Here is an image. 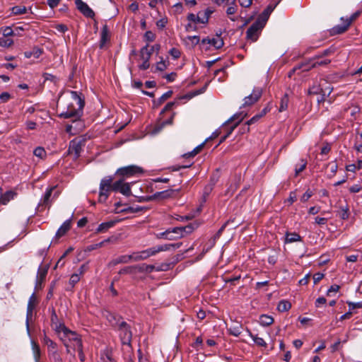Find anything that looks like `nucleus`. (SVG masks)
I'll return each mask as SVG.
<instances>
[{
	"instance_id": "obj_1",
	"label": "nucleus",
	"mask_w": 362,
	"mask_h": 362,
	"mask_svg": "<svg viewBox=\"0 0 362 362\" xmlns=\"http://www.w3.org/2000/svg\"><path fill=\"white\" fill-rule=\"evenodd\" d=\"M112 176H106L103 178L100 183L99 202H105L109 197L111 191L120 192L126 197L132 195L129 183L124 182V179H119L113 182Z\"/></svg>"
},
{
	"instance_id": "obj_2",
	"label": "nucleus",
	"mask_w": 362,
	"mask_h": 362,
	"mask_svg": "<svg viewBox=\"0 0 362 362\" xmlns=\"http://www.w3.org/2000/svg\"><path fill=\"white\" fill-rule=\"evenodd\" d=\"M84 105L85 100L81 98V94L71 90L70 98L66 103V107L59 113V117L64 119L73 118L74 121L78 120L83 115Z\"/></svg>"
},
{
	"instance_id": "obj_3",
	"label": "nucleus",
	"mask_w": 362,
	"mask_h": 362,
	"mask_svg": "<svg viewBox=\"0 0 362 362\" xmlns=\"http://www.w3.org/2000/svg\"><path fill=\"white\" fill-rule=\"evenodd\" d=\"M265 25V19L257 18L247 29L246 37L248 40L255 42Z\"/></svg>"
},
{
	"instance_id": "obj_4",
	"label": "nucleus",
	"mask_w": 362,
	"mask_h": 362,
	"mask_svg": "<svg viewBox=\"0 0 362 362\" xmlns=\"http://www.w3.org/2000/svg\"><path fill=\"white\" fill-rule=\"evenodd\" d=\"M119 332V338L122 344L124 345H131L132 339V332L131 327L125 321L119 322L118 327L116 328Z\"/></svg>"
},
{
	"instance_id": "obj_5",
	"label": "nucleus",
	"mask_w": 362,
	"mask_h": 362,
	"mask_svg": "<svg viewBox=\"0 0 362 362\" xmlns=\"http://www.w3.org/2000/svg\"><path fill=\"white\" fill-rule=\"evenodd\" d=\"M144 171L141 168L137 165H132L117 169L115 175L120 176V179L124 180L127 177H130L138 174H141Z\"/></svg>"
},
{
	"instance_id": "obj_6",
	"label": "nucleus",
	"mask_w": 362,
	"mask_h": 362,
	"mask_svg": "<svg viewBox=\"0 0 362 362\" xmlns=\"http://www.w3.org/2000/svg\"><path fill=\"white\" fill-rule=\"evenodd\" d=\"M37 303L38 300L37 299L36 295L35 293H33L29 298L27 306L26 325L28 329H29V321L32 320L33 315V310H35Z\"/></svg>"
},
{
	"instance_id": "obj_7",
	"label": "nucleus",
	"mask_w": 362,
	"mask_h": 362,
	"mask_svg": "<svg viewBox=\"0 0 362 362\" xmlns=\"http://www.w3.org/2000/svg\"><path fill=\"white\" fill-rule=\"evenodd\" d=\"M262 95V89L259 87H256L253 89L252 93L244 98L243 106H251L257 103Z\"/></svg>"
},
{
	"instance_id": "obj_8",
	"label": "nucleus",
	"mask_w": 362,
	"mask_h": 362,
	"mask_svg": "<svg viewBox=\"0 0 362 362\" xmlns=\"http://www.w3.org/2000/svg\"><path fill=\"white\" fill-rule=\"evenodd\" d=\"M82 150V141L74 139L69 142L68 153L74 156V159L76 160L81 154Z\"/></svg>"
},
{
	"instance_id": "obj_9",
	"label": "nucleus",
	"mask_w": 362,
	"mask_h": 362,
	"mask_svg": "<svg viewBox=\"0 0 362 362\" xmlns=\"http://www.w3.org/2000/svg\"><path fill=\"white\" fill-rule=\"evenodd\" d=\"M197 227V226L194 223H189L186 226L175 227V233L177 235L175 238L177 239L182 238L186 235L192 233Z\"/></svg>"
},
{
	"instance_id": "obj_10",
	"label": "nucleus",
	"mask_w": 362,
	"mask_h": 362,
	"mask_svg": "<svg viewBox=\"0 0 362 362\" xmlns=\"http://www.w3.org/2000/svg\"><path fill=\"white\" fill-rule=\"evenodd\" d=\"M76 4L77 8L88 18H93L95 16L94 11L88 6V4L83 2L82 0H76Z\"/></svg>"
},
{
	"instance_id": "obj_11",
	"label": "nucleus",
	"mask_w": 362,
	"mask_h": 362,
	"mask_svg": "<svg viewBox=\"0 0 362 362\" xmlns=\"http://www.w3.org/2000/svg\"><path fill=\"white\" fill-rule=\"evenodd\" d=\"M217 36H218L217 38H212V39H210L209 37L204 38L202 40V44L207 43V44H209V45L214 46L216 49H220L223 46L224 42H223V39L221 37L220 35H218Z\"/></svg>"
},
{
	"instance_id": "obj_12",
	"label": "nucleus",
	"mask_w": 362,
	"mask_h": 362,
	"mask_svg": "<svg viewBox=\"0 0 362 362\" xmlns=\"http://www.w3.org/2000/svg\"><path fill=\"white\" fill-rule=\"evenodd\" d=\"M247 116V114L243 115V112L235 114L233 117H231L228 121L227 123L231 122L233 121H235V119H238V121L232 126L227 133L226 134L228 135V136H230V134L233 132V131L236 128V127L240 124V122Z\"/></svg>"
},
{
	"instance_id": "obj_13",
	"label": "nucleus",
	"mask_w": 362,
	"mask_h": 362,
	"mask_svg": "<svg viewBox=\"0 0 362 362\" xmlns=\"http://www.w3.org/2000/svg\"><path fill=\"white\" fill-rule=\"evenodd\" d=\"M180 189H167L162 192H158L153 194L155 199H165L172 197L175 192H179Z\"/></svg>"
},
{
	"instance_id": "obj_14",
	"label": "nucleus",
	"mask_w": 362,
	"mask_h": 362,
	"mask_svg": "<svg viewBox=\"0 0 362 362\" xmlns=\"http://www.w3.org/2000/svg\"><path fill=\"white\" fill-rule=\"evenodd\" d=\"M106 318L108 320V322L110 323L112 327H115V329L118 327V325L119 322H123L122 317L121 316L117 315L112 313H107L106 315Z\"/></svg>"
},
{
	"instance_id": "obj_15",
	"label": "nucleus",
	"mask_w": 362,
	"mask_h": 362,
	"mask_svg": "<svg viewBox=\"0 0 362 362\" xmlns=\"http://www.w3.org/2000/svg\"><path fill=\"white\" fill-rule=\"evenodd\" d=\"M110 40V33L107 25L105 24L103 26L100 33V48L102 49L105 43Z\"/></svg>"
},
{
	"instance_id": "obj_16",
	"label": "nucleus",
	"mask_w": 362,
	"mask_h": 362,
	"mask_svg": "<svg viewBox=\"0 0 362 362\" xmlns=\"http://www.w3.org/2000/svg\"><path fill=\"white\" fill-rule=\"evenodd\" d=\"M71 228V220H66L63 223L60 228L57 230L55 237L59 238L64 235Z\"/></svg>"
},
{
	"instance_id": "obj_17",
	"label": "nucleus",
	"mask_w": 362,
	"mask_h": 362,
	"mask_svg": "<svg viewBox=\"0 0 362 362\" xmlns=\"http://www.w3.org/2000/svg\"><path fill=\"white\" fill-rule=\"evenodd\" d=\"M53 187L49 188L47 189L42 199L40 201V202L38 204L37 208L40 209L42 207V209L44 207H46L47 206H49L50 204V197L52 193Z\"/></svg>"
},
{
	"instance_id": "obj_18",
	"label": "nucleus",
	"mask_w": 362,
	"mask_h": 362,
	"mask_svg": "<svg viewBox=\"0 0 362 362\" xmlns=\"http://www.w3.org/2000/svg\"><path fill=\"white\" fill-rule=\"evenodd\" d=\"M64 336L74 341V346H75V348L80 349V346L82 345V341L81 339L79 338V336L76 332H72L69 329V332H66Z\"/></svg>"
},
{
	"instance_id": "obj_19",
	"label": "nucleus",
	"mask_w": 362,
	"mask_h": 362,
	"mask_svg": "<svg viewBox=\"0 0 362 362\" xmlns=\"http://www.w3.org/2000/svg\"><path fill=\"white\" fill-rule=\"evenodd\" d=\"M175 114V113L173 112L169 119H166L165 121L159 122L158 124H156L155 127H154V129H153V132L154 134L158 133L159 132H160L162 130V129L165 125L172 124L173 122V118H174Z\"/></svg>"
},
{
	"instance_id": "obj_20",
	"label": "nucleus",
	"mask_w": 362,
	"mask_h": 362,
	"mask_svg": "<svg viewBox=\"0 0 362 362\" xmlns=\"http://www.w3.org/2000/svg\"><path fill=\"white\" fill-rule=\"evenodd\" d=\"M181 259V255H177L175 259L169 263H162L158 267L156 268V271H168L173 268L175 264Z\"/></svg>"
},
{
	"instance_id": "obj_21",
	"label": "nucleus",
	"mask_w": 362,
	"mask_h": 362,
	"mask_svg": "<svg viewBox=\"0 0 362 362\" xmlns=\"http://www.w3.org/2000/svg\"><path fill=\"white\" fill-rule=\"evenodd\" d=\"M344 22V23L343 25H337L333 27L330 30L331 35H339L345 33L350 25H348V23L346 21Z\"/></svg>"
},
{
	"instance_id": "obj_22",
	"label": "nucleus",
	"mask_w": 362,
	"mask_h": 362,
	"mask_svg": "<svg viewBox=\"0 0 362 362\" xmlns=\"http://www.w3.org/2000/svg\"><path fill=\"white\" fill-rule=\"evenodd\" d=\"M173 95L172 90H168L163 94L158 100H153V104L154 108H158L161 104H163L166 100L170 98Z\"/></svg>"
},
{
	"instance_id": "obj_23",
	"label": "nucleus",
	"mask_w": 362,
	"mask_h": 362,
	"mask_svg": "<svg viewBox=\"0 0 362 362\" xmlns=\"http://www.w3.org/2000/svg\"><path fill=\"white\" fill-rule=\"evenodd\" d=\"M116 222V221H110L100 223L97 228L95 233H100L106 232L108 229L113 227Z\"/></svg>"
},
{
	"instance_id": "obj_24",
	"label": "nucleus",
	"mask_w": 362,
	"mask_h": 362,
	"mask_svg": "<svg viewBox=\"0 0 362 362\" xmlns=\"http://www.w3.org/2000/svg\"><path fill=\"white\" fill-rule=\"evenodd\" d=\"M313 66V62L310 59L307 62L301 63V64L296 66L295 67L293 68L292 71L296 72L297 70H300V69H302L303 71H308L310 69L315 68V66Z\"/></svg>"
},
{
	"instance_id": "obj_25",
	"label": "nucleus",
	"mask_w": 362,
	"mask_h": 362,
	"mask_svg": "<svg viewBox=\"0 0 362 362\" xmlns=\"http://www.w3.org/2000/svg\"><path fill=\"white\" fill-rule=\"evenodd\" d=\"M182 243L181 242L176 243H170V244H165L160 246V252L168 251V250H175L181 247Z\"/></svg>"
},
{
	"instance_id": "obj_26",
	"label": "nucleus",
	"mask_w": 362,
	"mask_h": 362,
	"mask_svg": "<svg viewBox=\"0 0 362 362\" xmlns=\"http://www.w3.org/2000/svg\"><path fill=\"white\" fill-rule=\"evenodd\" d=\"M276 6L277 5H276V4L269 5L267 7V8L262 12V13L260 16H259V17L257 18H261L262 20L265 19V23H266L269 18V16L273 11V10L276 8Z\"/></svg>"
},
{
	"instance_id": "obj_27",
	"label": "nucleus",
	"mask_w": 362,
	"mask_h": 362,
	"mask_svg": "<svg viewBox=\"0 0 362 362\" xmlns=\"http://www.w3.org/2000/svg\"><path fill=\"white\" fill-rule=\"evenodd\" d=\"M47 268H42V267H40L39 269H38V272H37V280H36V286H37L38 284H40L41 282H42L46 276H47Z\"/></svg>"
},
{
	"instance_id": "obj_28",
	"label": "nucleus",
	"mask_w": 362,
	"mask_h": 362,
	"mask_svg": "<svg viewBox=\"0 0 362 362\" xmlns=\"http://www.w3.org/2000/svg\"><path fill=\"white\" fill-rule=\"evenodd\" d=\"M140 56L143 61L149 62L151 56V52H148V44L141 49Z\"/></svg>"
},
{
	"instance_id": "obj_29",
	"label": "nucleus",
	"mask_w": 362,
	"mask_h": 362,
	"mask_svg": "<svg viewBox=\"0 0 362 362\" xmlns=\"http://www.w3.org/2000/svg\"><path fill=\"white\" fill-rule=\"evenodd\" d=\"M16 195V193L13 191L6 192L5 193L2 194L1 203L3 204H6L10 200L13 199Z\"/></svg>"
},
{
	"instance_id": "obj_30",
	"label": "nucleus",
	"mask_w": 362,
	"mask_h": 362,
	"mask_svg": "<svg viewBox=\"0 0 362 362\" xmlns=\"http://www.w3.org/2000/svg\"><path fill=\"white\" fill-rule=\"evenodd\" d=\"M300 240V235L296 233H286V243H294Z\"/></svg>"
},
{
	"instance_id": "obj_31",
	"label": "nucleus",
	"mask_w": 362,
	"mask_h": 362,
	"mask_svg": "<svg viewBox=\"0 0 362 362\" xmlns=\"http://www.w3.org/2000/svg\"><path fill=\"white\" fill-rule=\"evenodd\" d=\"M259 322L263 326H269L274 322V318L267 315H262Z\"/></svg>"
},
{
	"instance_id": "obj_32",
	"label": "nucleus",
	"mask_w": 362,
	"mask_h": 362,
	"mask_svg": "<svg viewBox=\"0 0 362 362\" xmlns=\"http://www.w3.org/2000/svg\"><path fill=\"white\" fill-rule=\"evenodd\" d=\"M205 143H206V141L203 142L202 144H201L200 145H199L196 148H194V150L192 151L191 152H189L187 153L184 154L183 157H185V158H193V157H194L196 155H197L202 150Z\"/></svg>"
},
{
	"instance_id": "obj_33",
	"label": "nucleus",
	"mask_w": 362,
	"mask_h": 362,
	"mask_svg": "<svg viewBox=\"0 0 362 362\" xmlns=\"http://www.w3.org/2000/svg\"><path fill=\"white\" fill-rule=\"evenodd\" d=\"M44 343L47 346L49 351L54 353L57 351V344L47 337H45Z\"/></svg>"
},
{
	"instance_id": "obj_34",
	"label": "nucleus",
	"mask_w": 362,
	"mask_h": 362,
	"mask_svg": "<svg viewBox=\"0 0 362 362\" xmlns=\"http://www.w3.org/2000/svg\"><path fill=\"white\" fill-rule=\"evenodd\" d=\"M320 59L321 58L313 59V58H312L311 59V60L313 62L312 66H315V68L317 66H327V64H329L331 62L330 59Z\"/></svg>"
},
{
	"instance_id": "obj_35",
	"label": "nucleus",
	"mask_w": 362,
	"mask_h": 362,
	"mask_svg": "<svg viewBox=\"0 0 362 362\" xmlns=\"http://www.w3.org/2000/svg\"><path fill=\"white\" fill-rule=\"evenodd\" d=\"M349 207L347 205H346L345 206H340V209L338 211V215L339 216L343 219V220H346V219H348L349 218Z\"/></svg>"
},
{
	"instance_id": "obj_36",
	"label": "nucleus",
	"mask_w": 362,
	"mask_h": 362,
	"mask_svg": "<svg viewBox=\"0 0 362 362\" xmlns=\"http://www.w3.org/2000/svg\"><path fill=\"white\" fill-rule=\"evenodd\" d=\"M291 308V304L287 300H281L277 305V310L280 312H286Z\"/></svg>"
},
{
	"instance_id": "obj_37",
	"label": "nucleus",
	"mask_w": 362,
	"mask_h": 362,
	"mask_svg": "<svg viewBox=\"0 0 362 362\" xmlns=\"http://www.w3.org/2000/svg\"><path fill=\"white\" fill-rule=\"evenodd\" d=\"M130 262V257L129 255H121L118 257L117 258L113 259L111 263L113 265H117L118 264H126Z\"/></svg>"
},
{
	"instance_id": "obj_38",
	"label": "nucleus",
	"mask_w": 362,
	"mask_h": 362,
	"mask_svg": "<svg viewBox=\"0 0 362 362\" xmlns=\"http://www.w3.org/2000/svg\"><path fill=\"white\" fill-rule=\"evenodd\" d=\"M250 335L257 346L261 347H267V343L263 338L259 337L257 334H252L251 332H250Z\"/></svg>"
},
{
	"instance_id": "obj_39",
	"label": "nucleus",
	"mask_w": 362,
	"mask_h": 362,
	"mask_svg": "<svg viewBox=\"0 0 362 362\" xmlns=\"http://www.w3.org/2000/svg\"><path fill=\"white\" fill-rule=\"evenodd\" d=\"M202 11H199L197 15H194V13H189L187 16V19L190 22H194L195 23H202V20L201 18Z\"/></svg>"
},
{
	"instance_id": "obj_40",
	"label": "nucleus",
	"mask_w": 362,
	"mask_h": 362,
	"mask_svg": "<svg viewBox=\"0 0 362 362\" xmlns=\"http://www.w3.org/2000/svg\"><path fill=\"white\" fill-rule=\"evenodd\" d=\"M52 328L58 333L63 332L64 334H66V332H69V329H68L64 322H59L57 325H54Z\"/></svg>"
},
{
	"instance_id": "obj_41",
	"label": "nucleus",
	"mask_w": 362,
	"mask_h": 362,
	"mask_svg": "<svg viewBox=\"0 0 362 362\" xmlns=\"http://www.w3.org/2000/svg\"><path fill=\"white\" fill-rule=\"evenodd\" d=\"M156 237H157V238H163V239L169 240H177V238L171 235L169 230H166L164 232L157 234Z\"/></svg>"
},
{
	"instance_id": "obj_42",
	"label": "nucleus",
	"mask_w": 362,
	"mask_h": 362,
	"mask_svg": "<svg viewBox=\"0 0 362 362\" xmlns=\"http://www.w3.org/2000/svg\"><path fill=\"white\" fill-rule=\"evenodd\" d=\"M221 176L219 169H216L211 175L209 183L214 186L218 182Z\"/></svg>"
},
{
	"instance_id": "obj_43",
	"label": "nucleus",
	"mask_w": 362,
	"mask_h": 362,
	"mask_svg": "<svg viewBox=\"0 0 362 362\" xmlns=\"http://www.w3.org/2000/svg\"><path fill=\"white\" fill-rule=\"evenodd\" d=\"M288 98L287 95H285L281 99L279 111L283 112V111L286 110L288 108Z\"/></svg>"
},
{
	"instance_id": "obj_44",
	"label": "nucleus",
	"mask_w": 362,
	"mask_h": 362,
	"mask_svg": "<svg viewBox=\"0 0 362 362\" xmlns=\"http://www.w3.org/2000/svg\"><path fill=\"white\" fill-rule=\"evenodd\" d=\"M27 8L24 6H16L12 8V13L15 15H21L25 13Z\"/></svg>"
},
{
	"instance_id": "obj_45",
	"label": "nucleus",
	"mask_w": 362,
	"mask_h": 362,
	"mask_svg": "<svg viewBox=\"0 0 362 362\" xmlns=\"http://www.w3.org/2000/svg\"><path fill=\"white\" fill-rule=\"evenodd\" d=\"M361 13V11H357L354 13L349 18L344 20V18H341V20L342 21H346L348 23V25H351L353 21H354Z\"/></svg>"
},
{
	"instance_id": "obj_46",
	"label": "nucleus",
	"mask_w": 362,
	"mask_h": 362,
	"mask_svg": "<svg viewBox=\"0 0 362 362\" xmlns=\"http://www.w3.org/2000/svg\"><path fill=\"white\" fill-rule=\"evenodd\" d=\"M324 90L317 85H314L308 89L309 95H319L323 93Z\"/></svg>"
},
{
	"instance_id": "obj_47",
	"label": "nucleus",
	"mask_w": 362,
	"mask_h": 362,
	"mask_svg": "<svg viewBox=\"0 0 362 362\" xmlns=\"http://www.w3.org/2000/svg\"><path fill=\"white\" fill-rule=\"evenodd\" d=\"M307 165V161L304 159L300 160V164L299 165H296L295 169L296 176H298L300 173L303 171Z\"/></svg>"
},
{
	"instance_id": "obj_48",
	"label": "nucleus",
	"mask_w": 362,
	"mask_h": 362,
	"mask_svg": "<svg viewBox=\"0 0 362 362\" xmlns=\"http://www.w3.org/2000/svg\"><path fill=\"white\" fill-rule=\"evenodd\" d=\"M206 86H207V85H205L202 88H201L199 90H197L193 91V92H190V93H187V95H185L184 96V98H187V99H191L194 96H196L199 94L204 93L206 88Z\"/></svg>"
},
{
	"instance_id": "obj_49",
	"label": "nucleus",
	"mask_w": 362,
	"mask_h": 362,
	"mask_svg": "<svg viewBox=\"0 0 362 362\" xmlns=\"http://www.w3.org/2000/svg\"><path fill=\"white\" fill-rule=\"evenodd\" d=\"M13 41L6 37H0V46L4 47H8L13 45Z\"/></svg>"
},
{
	"instance_id": "obj_50",
	"label": "nucleus",
	"mask_w": 362,
	"mask_h": 362,
	"mask_svg": "<svg viewBox=\"0 0 362 362\" xmlns=\"http://www.w3.org/2000/svg\"><path fill=\"white\" fill-rule=\"evenodd\" d=\"M334 52V49L329 47L328 49H325L322 53H320L318 55H316L313 57V59H318V58H322L324 57L329 56Z\"/></svg>"
},
{
	"instance_id": "obj_51",
	"label": "nucleus",
	"mask_w": 362,
	"mask_h": 362,
	"mask_svg": "<svg viewBox=\"0 0 362 362\" xmlns=\"http://www.w3.org/2000/svg\"><path fill=\"white\" fill-rule=\"evenodd\" d=\"M214 13V10L211 9L210 8H207L204 11V18H202V23L203 24H206L208 23L209 22V19L211 16V15Z\"/></svg>"
},
{
	"instance_id": "obj_52",
	"label": "nucleus",
	"mask_w": 362,
	"mask_h": 362,
	"mask_svg": "<svg viewBox=\"0 0 362 362\" xmlns=\"http://www.w3.org/2000/svg\"><path fill=\"white\" fill-rule=\"evenodd\" d=\"M35 156L42 158L46 156V151L42 147H37L33 151Z\"/></svg>"
},
{
	"instance_id": "obj_53",
	"label": "nucleus",
	"mask_w": 362,
	"mask_h": 362,
	"mask_svg": "<svg viewBox=\"0 0 362 362\" xmlns=\"http://www.w3.org/2000/svg\"><path fill=\"white\" fill-rule=\"evenodd\" d=\"M168 67L165 62L163 60V57H160V61L157 62L156 69L158 71H163L165 70Z\"/></svg>"
},
{
	"instance_id": "obj_54",
	"label": "nucleus",
	"mask_w": 362,
	"mask_h": 362,
	"mask_svg": "<svg viewBox=\"0 0 362 362\" xmlns=\"http://www.w3.org/2000/svg\"><path fill=\"white\" fill-rule=\"evenodd\" d=\"M51 325L52 327H53L54 325H57V323H59V322H61L56 313V311L54 308L52 309V313H51Z\"/></svg>"
},
{
	"instance_id": "obj_55",
	"label": "nucleus",
	"mask_w": 362,
	"mask_h": 362,
	"mask_svg": "<svg viewBox=\"0 0 362 362\" xmlns=\"http://www.w3.org/2000/svg\"><path fill=\"white\" fill-rule=\"evenodd\" d=\"M33 354H34V358H35V360L38 362V361L40 360V347L37 344H36L35 343H33Z\"/></svg>"
},
{
	"instance_id": "obj_56",
	"label": "nucleus",
	"mask_w": 362,
	"mask_h": 362,
	"mask_svg": "<svg viewBox=\"0 0 362 362\" xmlns=\"http://www.w3.org/2000/svg\"><path fill=\"white\" fill-rule=\"evenodd\" d=\"M135 273V267L133 266H129L122 268L119 270V274H132Z\"/></svg>"
},
{
	"instance_id": "obj_57",
	"label": "nucleus",
	"mask_w": 362,
	"mask_h": 362,
	"mask_svg": "<svg viewBox=\"0 0 362 362\" xmlns=\"http://www.w3.org/2000/svg\"><path fill=\"white\" fill-rule=\"evenodd\" d=\"M144 37L147 42H153L156 39V35L151 30L146 31Z\"/></svg>"
},
{
	"instance_id": "obj_58",
	"label": "nucleus",
	"mask_w": 362,
	"mask_h": 362,
	"mask_svg": "<svg viewBox=\"0 0 362 362\" xmlns=\"http://www.w3.org/2000/svg\"><path fill=\"white\" fill-rule=\"evenodd\" d=\"M1 32H2V34H3V37H10V36H12L13 35V30H12V28L11 27H5V28H2L1 29Z\"/></svg>"
},
{
	"instance_id": "obj_59",
	"label": "nucleus",
	"mask_w": 362,
	"mask_h": 362,
	"mask_svg": "<svg viewBox=\"0 0 362 362\" xmlns=\"http://www.w3.org/2000/svg\"><path fill=\"white\" fill-rule=\"evenodd\" d=\"M80 281L79 274H73L69 279V284L71 285V287H74L76 284H77Z\"/></svg>"
},
{
	"instance_id": "obj_60",
	"label": "nucleus",
	"mask_w": 362,
	"mask_h": 362,
	"mask_svg": "<svg viewBox=\"0 0 362 362\" xmlns=\"http://www.w3.org/2000/svg\"><path fill=\"white\" fill-rule=\"evenodd\" d=\"M170 54L175 59L180 58L181 55L180 51L177 48H172L169 51Z\"/></svg>"
},
{
	"instance_id": "obj_61",
	"label": "nucleus",
	"mask_w": 362,
	"mask_h": 362,
	"mask_svg": "<svg viewBox=\"0 0 362 362\" xmlns=\"http://www.w3.org/2000/svg\"><path fill=\"white\" fill-rule=\"evenodd\" d=\"M230 221V220H228L216 232V233L214 235V237H215V239H218L222 233L223 232V230H225L226 226L229 223V222Z\"/></svg>"
},
{
	"instance_id": "obj_62",
	"label": "nucleus",
	"mask_w": 362,
	"mask_h": 362,
	"mask_svg": "<svg viewBox=\"0 0 362 362\" xmlns=\"http://www.w3.org/2000/svg\"><path fill=\"white\" fill-rule=\"evenodd\" d=\"M129 257H130V261L133 260L135 262H138L140 260H143V257L141 256V252H134L132 255H129Z\"/></svg>"
},
{
	"instance_id": "obj_63",
	"label": "nucleus",
	"mask_w": 362,
	"mask_h": 362,
	"mask_svg": "<svg viewBox=\"0 0 362 362\" xmlns=\"http://www.w3.org/2000/svg\"><path fill=\"white\" fill-rule=\"evenodd\" d=\"M43 50L39 47H35L32 50L33 56L37 59L42 54Z\"/></svg>"
},
{
	"instance_id": "obj_64",
	"label": "nucleus",
	"mask_w": 362,
	"mask_h": 362,
	"mask_svg": "<svg viewBox=\"0 0 362 362\" xmlns=\"http://www.w3.org/2000/svg\"><path fill=\"white\" fill-rule=\"evenodd\" d=\"M347 304L350 310H354L356 308H362V302L352 303L347 302Z\"/></svg>"
}]
</instances>
